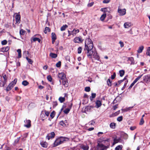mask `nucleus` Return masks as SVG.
Segmentation results:
<instances>
[{"instance_id": "nucleus-64", "label": "nucleus", "mask_w": 150, "mask_h": 150, "mask_svg": "<svg viewBox=\"0 0 150 150\" xmlns=\"http://www.w3.org/2000/svg\"><path fill=\"white\" fill-rule=\"evenodd\" d=\"M3 78L4 79V80H6L7 81V78L6 75H4L3 76Z\"/></svg>"}, {"instance_id": "nucleus-12", "label": "nucleus", "mask_w": 150, "mask_h": 150, "mask_svg": "<svg viewBox=\"0 0 150 150\" xmlns=\"http://www.w3.org/2000/svg\"><path fill=\"white\" fill-rule=\"evenodd\" d=\"M16 23H20L21 21V16L20 14H17L15 17Z\"/></svg>"}, {"instance_id": "nucleus-28", "label": "nucleus", "mask_w": 150, "mask_h": 150, "mask_svg": "<svg viewBox=\"0 0 150 150\" xmlns=\"http://www.w3.org/2000/svg\"><path fill=\"white\" fill-rule=\"evenodd\" d=\"M106 16V13L103 14L101 16V17L100 18V20L102 21H103L104 20Z\"/></svg>"}, {"instance_id": "nucleus-51", "label": "nucleus", "mask_w": 150, "mask_h": 150, "mask_svg": "<svg viewBox=\"0 0 150 150\" xmlns=\"http://www.w3.org/2000/svg\"><path fill=\"white\" fill-rule=\"evenodd\" d=\"M1 43L2 45H5L7 43V41L6 40H4L1 41Z\"/></svg>"}, {"instance_id": "nucleus-4", "label": "nucleus", "mask_w": 150, "mask_h": 150, "mask_svg": "<svg viewBox=\"0 0 150 150\" xmlns=\"http://www.w3.org/2000/svg\"><path fill=\"white\" fill-rule=\"evenodd\" d=\"M98 142H99L98 143L96 147V150H106L108 148V146L104 145L99 141Z\"/></svg>"}, {"instance_id": "nucleus-33", "label": "nucleus", "mask_w": 150, "mask_h": 150, "mask_svg": "<svg viewBox=\"0 0 150 150\" xmlns=\"http://www.w3.org/2000/svg\"><path fill=\"white\" fill-rule=\"evenodd\" d=\"M50 29L49 27H46L44 30L45 33L46 34L47 32H50Z\"/></svg>"}, {"instance_id": "nucleus-29", "label": "nucleus", "mask_w": 150, "mask_h": 150, "mask_svg": "<svg viewBox=\"0 0 150 150\" xmlns=\"http://www.w3.org/2000/svg\"><path fill=\"white\" fill-rule=\"evenodd\" d=\"M96 96V94L95 93H92L91 96H90L89 98L91 101H92L93 99L95 98Z\"/></svg>"}, {"instance_id": "nucleus-23", "label": "nucleus", "mask_w": 150, "mask_h": 150, "mask_svg": "<svg viewBox=\"0 0 150 150\" xmlns=\"http://www.w3.org/2000/svg\"><path fill=\"white\" fill-rule=\"evenodd\" d=\"M1 82L0 83V86L1 87H4L7 81L4 80V81H1Z\"/></svg>"}, {"instance_id": "nucleus-21", "label": "nucleus", "mask_w": 150, "mask_h": 150, "mask_svg": "<svg viewBox=\"0 0 150 150\" xmlns=\"http://www.w3.org/2000/svg\"><path fill=\"white\" fill-rule=\"evenodd\" d=\"M144 47L143 46H141L139 47L137 50L138 53H141L144 49Z\"/></svg>"}, {"instance_id": "nucleus-46", "label": "nucleus", "mask_w": 150, "mask_h": 150, "mask_svg": "<svg viewBox=\"0 0 150 150\" xmlns=\"http://www.w3.org/2000/svg\"><path fill=\"white\" fill-rule=\"evenodd\" d=\"M47 79L48 81L50 82H52V78L50 75H48L47 76Z\"/></svg>"}, {"instance_id": "nucleus-58", "label": "nucleus", "mask_w": 150, "mask_h": 150, "mask_svg": "<svg viewBox=\"0 0 150 150\" xmlns=\"http://www.w3.org/2000/svg\"><path fill=\"white\" fill-rule=\"evenodd\" d=\"M133 108V107H130L128 108H126V109L125 111H127L128 110H130Z\"/></svg>"}, {"instance_id": "nucleus-34", "label": "nucleus", "mask_w": 150, "mask_h": 150, "mask_svg": "<svg viewBox=\"0 0 150 150\" xmlns=\"http://www.w3.org/2000/svg\"><path fill=\"white\" fill-rule=\"evenodd\" d=\"M81 148L83 150H88V147L87 145H83L81 146Z\"/></svg>"}, {"instance_id": "nucleus-42", "label": "nucleus", "mask_w": 150, "mask_h": 150, "mask_svg": "<svg viewBox=\"0 0 150 150\" xmlns=\"http://www.w3.org/2000/svg\"><path fill=\"white\" fill-rule=\"evenodd\" d=\"M128 60L131 62V64H132L133 63L134 59L133 57H131L128 58Z\"/></svg>"}, {"instance_id": "nucleus-30", "label": "nucleus", "mask_w": 150, "mask_h": 150, "mask_svg": "<svg viewBox=\"0 0 150 150\" xmlns=\"http://www.w3.org/2000/svg\"><path fill=\"white\" fill-rule=\"evenodd\" d=\"M125 72L123 70H120L119 71V73L120 74V76L121 77H122L124 75Z\"/></svg>"}, {"instance_id": "nucleus-1", "label": "nucleus", "mask_w": 150, "mask_h": 150, "mask_svg": "<svg viewBox=\"0 0 150 150\" xmlns=\"http://www.w3.org/2000/svg\"><path fill=\"white\" fill-rule=\"evenodd\" d=\"M93 43L90 38H88L85 40V47L84 48V51H87L86 52L88 57L92 59V56L95 59L98 61L100 60V57L98 54L95 49L93 48Z\"/></svg>"}, {"instance_id": "nucleus-40", "label": "nucleus", "mask_w": 150, "mask_h": 150, "mask_svg": "<svg viewBox=\"0 0 150 150\" xmlns=\"http://www.w3.org/2000/svg\"><path fill=\"white\" fill-rule=\"evenodd\" d=\"M60 125H61L63 126V127H66L67 126L65 124L64 122L63 121H61L59 123Z\"/></svg>"}, {"instance_id": "nucleus-13", "label": "nucleus", "mask_w": 150, "mask_h": 150, "mask_svg": "<svg viewBox=\"0 0 150 150\" xmlns=\"http://www.w3.org/2000/svg\"><path fill=\"white\" fill-rule=\"evenodd\" d=\"M62 83L63 85L65 87H67L68 86V82L67 79H64L62 80Z\"/></svg>"}, {"instance_id": "nucleus-3", "label": "nucleus", "mask_w": 150, "mask_h": 150, "mask_svg": "<svg viewBox=\"0 0 150 150\" xmlns=\"http://www.w3.org/2000/svg\"><path fill=\"white\" fill-rule=\"evenodd\" d=\"M17 81V79H15L13 81H11V82L9 84L6 89L7 92L10 91L13 88L15 85L16 84Z\"/></svg>"}, {"instance_id": "nucleus-24", "label": "nucleus", "mask_w": 150, "mask_h": 150, "mask_svg": "<svg viewBox=\"0 0 150 150\" xmlns=\"http://www.w3.org/2000/svg\"><path fill=\"white\" fill-rule=\"evenodd\" d=\"M122 138L125 139H127L128 138V135L126 133H124L122 134Z\"/></svg>"}, {"instance_id": "nucleus-2", "label": "nucleus", "mask_w": 150, "mask_h": 150, "mask_svg": "<svg viewBox=\"0 0 150 150\" xmlns=\"http://www.w3.org/2000/svg\"><path fill=\"white\" fill-rule=\"evenodd\" d=\"M68 140L69 139L67 137H60L56 139L53 144V147H56Z\"/></svg>"}, {"instance_id": "nucleus-35", "label": "nucleus", "mask_w": 150, "mask_h": 150, "mask_svg": "<svg viewBox=\"0 0 150 150\" xmlns=\"http://www.w3.org/2000/svg\"><path fill=\"white\" fill-rule=\"evenodd\" d=\"M26 59L28 61L29 63L30 64H32L33 63V61L30 59L28 57H26Z\"/></svg>"}, {"instance_id": "nucleus-7", "label": "nucleus", "mask_w": 150, "mask_h": 150, "mask_svg": "<svg viewBox=\"0 0 150 150\" xmlns=\"http://www.w3.org/2000/svg\"><path fill=\"white\" fill-rule=\"evenodd\" d=\"M24 122L25 124L24 126L27 128H29L31 126V121L29 120H24Z\"/></svg>"}, {"instance_id": "nucleus-62", "label": "nucleus", "mask_w": 150, "mask_h": 150, "mask_svg": "<svg viewBox=\"0 0 150 150\" xmlns=\"http://www.w3.org/2000/svg\"><path fill=\"white\" fill-rule=\"evenodd\" d=\"M136 128V126H132L130 127V129L131 130L133 131Z\"/></svg>"}, {"instance_id": "nucleus-10", "label": "nucleus", "mask_w": 150, "mask_h": 150, "mask_svg": "<svg viewBox=\"0 0 150 150\" xmlns=\"http://www.w3.org/2000/svg\"><path fill=\"white\" fill-rule=\"evenodd\" d=\"M58 77L62 80L66 78V75L64 73H59L58 75Z\"/></svg>"}, {"instance_id": "nucleus-17", "label": "nucleus", "mask_w": 150, "mask_h": 150, "mask_svg": "<svg viewBox=\"0 0 150 150\" xmlns=\"http://www.w3.org/2000/svg\"><path fill=\"white\" fill-rule=\"evenodd\" d=\"M124 26L125 28H128L131 26V23L129 22H125L124 24Z\"/></svg>"}, {"instance_id": "nucleus-36", "label": "nucleus", "mask_w": 150, "mask_h": 150, "mask_svg": "<svg viewBox=\"0 0 150 150\" xmlns=\"http://www.w3.org/2000/svg\"><path fill=\"white\" fill-rule=\"evenodd\" d=\"M55 114V112L54 111H52V112L50 113V116L51 117L52 119H53L54 117Z\"/></svg>"}, {"instance_id": "nucleus-32", "label": "nucleus", "mask_w": 150, "mask_h": 150, "mask_svg": "<svg viewBox=\"0 0 150 150\" xmlns=\"http://www.w3.org/2000/svg\"><path fill=\"white\" fill-rule=\"evenodd\" d=\"M51 35L52 39L56 40L57 39V37L55 34L54 33H52Z\"/></svg>"}, {"instance_id": "nucleus-55", "label": "nucleus", "mask_w": 150, "mask_h": 150, "mask_svg": "<svg viewBox=\"0 0 150 150\" xmlns=\"http://www.w3.org/2000/svg\"><path fill=\"white\" fill-rule=\"evenodd\" d=\"M44 112H45V114L48 117L49 115L50 112H49L46 111L45 110Z\"/></svg>"}, {"instance_id": "nucleus-52", "label": "nucleus", "mask_w": 150, "mask_h": 150, "mask_svg": "<svg viewBox=\"0 0 150 150\" xmlns=\"http://www.w3.org/2000/svg\"><path fill=\"white\" fill-rule=\"evenodd\" d=\"M144 123V120L143 118H142L139 123V125H142Z\"/></svg>"}, {"instance_id": "nucleus-43", "label": "nucleus", "mask_w": 150, "mask_h": 150, "mask_svg": "<svg viewBox=\"0 0 150 150\" xmlns=\"http://www.w3.org/2000/svg\"><path fill=\"white\" fill-rule=\"evenodd\" d=\"M123 119V117L122 116H120L118 117L117 118V120L119 122L121 121Z\"/></svg>"}, {"instance_id": "nucleus-54", "label": "nucleus", "mask_w": 150, "mask_h": 150, "mask_svg": "<svg viewBox=\"0 0 150 150\" xmlns=\"http://www.w3.org/2000/svg\"><path fill=\"white\" fill-rule=\"evenodd\" d=\"M91 90L89 87H86L85 88V90L86 92H89Z\"/></svg>"}, {"instance_id": "nucleus-45", "label": "nucleus", "mask_w": 150, "mask_h": 150, "mask_svg": "<svg viewBox=\"0 0 150 150\" xmlns=\"http://www.w3.org/2000/svg\"><path fill=\"white\" fill-rule=\"evenodd\" d=\"M82 50V47H79L78 48L77 51L78 54H80Z\"/></svg>"}, {"instance_id": "nucleus-39", "label": "nucleus", "mask_w": 150, "mask_h": 150, "mask_svg": "<svg viewBox=\"0 0 150 150\" xmlns=\"http://www.w3.org/2000/svg\"><path fill=\"white\" fill-rule=\"evenodd\" d=\"M107 83L108 86H111L112 85L111 82L110 81V79H108L107 81Z\"/></svg>"}, {"instance_id": "nucleus-38", "label": "nucleus", "mask_w": 150, "mask_h": 150, "mask_svg": "<svg viewBox=\"0 0 150 150\" xmlns=\"http://www.w3.org/2000/svg\"><path fill=\"white\" fill-rule=\"evenodd\" d=\"M67 27L68 26L66 25H63L61 28V30L62 31L65 30L66 29V28H67Z\"/></svg>"}, {"instance_id": "nucleus-53", "label": "nucleus", "mask_w": 150, "mask_h": 150, "mask_svg": "<svg viewBox=\"0 0 150 150\" xmlns=\"http://www.w3.org/2000/svg\"><path fill=\"white\" fill-rule=\"evenodd\" d=\"M61 65V62L60 61L58 62L56 64V66L57 67H60Z\"/></svg>"}, {"instance_id": "nucleus-60", "label": "nucleus", "mask_w": 150, "mask_h": 150, "mask_svg": "<svg viewBox=\"0 0 150 150\" xmlns=\"http://www.w3.org/2000/svg\"><path fill=\"white\" fill-rule=\"evenodd\" d=\"M110 1V0H104L103 2V3L107 4Z\"/></svg>"}, {"instance_id": "nucleus-47", "label": "nucleus", "mask_w": 150, "mask_h": 150, "mask_svg": "<svg viewBox=\"0 0 150 150\" xmlns=\"http://www.w3.org/2000/svg\"><path fill=\"white\" fill-rule=\"evenodd\" d=\"M52 105L53 108L55 107L58 105L57 102V101H54Z\"/></svg>"}, {"instance_id": "nucleus-27", "label": "nucleus", "mask_w": 150, "mask_h": 150, "mask_svg": "<svg viewBox=\"0 0 150 150\" xmlns=\"http://www.w3.org/2000/svg\"><path fill=\"white\" fill-rule=\"evenodd\" d=\"M31 39H32L33 42H35L37 41L39 43L40 42L41 40L40 39L37 38H32Z\"/></svg>"}, {"instance_id": "nucleus-26", "label": "nucleus", "mask_w": 150, "mask_h": 150, "mask_svg": "<svg viewBox=\"0 0 150 150\" xmlns=\"http://www.w3.org/2000/svg\"><path fill=\"white\" fill-rule=\"evenodd\" d=\"M59 100L61 103H62L65 101V97H60L59 98Z\"/></svg>"}, {"instance_id": "nucleus-14", "label": "nucleus", "mask_w": 150, "mask_h": 150, "mask_svg": "<svg viewBox=\"0 0 150 150\" xmlns=\"http://www.w3.org/2000/svg\"><path fill=\"white\" fill-rule=\"evenodd\" d=\"M113 141L115 142V144H116L118 142H121L122 141V140L120 137L117 138V137H116L114 139Z\"/></svg>"}, {"instance_id": "nucleus-5", "label": "nucleus", "mask_w": 150, "mask_h": 150, "mask_svg": "<svg viewBox=\"0 0 150 150\" xmlns=\"http://www.w3.org/2000/svg\"><path fill=\"white\" fill-rule=\"evenodd\" d=\"M83 40L79 37H75L74 39V42L75 43H80L82 42Z\"/></svg>"}, {"instance_id": "nucleus-59", "label": "nucleus", "mask_w": 150, "mask_h": 150, "mask_svg": "<svg viewBox=\"0 0 150 150\" xmlns=\"http://www.w3.org/2000/svg\"><path fill=\"white\" fill-rule=\"evenodd\" d=\"M116 76V74L115 73H114L113 75L111 76V78L112 79H115Z\"/></svg>"}, {"instance_id": "nucleus-11", "label": "nucleus", "mask_w": 150, "mask_h": 150, "mask_svg": "<svg viewBox=\"0 0 150 150\" xmlns=\"http://www.w3.org/2000/svg\"><path fill=\"white\" fill-rule=\"evenodd\" d=\"M109 142V139H107L103 140L100 142L101 143H102L103 144H105L106 145H107V146H108L109 148L110 146V144Z\"/></svg>"}, {"instance_id": "nucleus-19", "label": "nucleus", "mask_w": 150, "mask_h": 150, "mask_svg": "<svg viewBox=\"0 0 150 150\" xmlns=\"http://www.w3.org/2000/svg\"><path fill=\"white\" fill-rule=\"evenodd\" d=\"M50 56L52 58H55L57 57V54L51 52L50 54Z\"/></svg>"}, {"instance_id": "nucleus-25", "label": "nucleus", "mask_w": 150, "mask_h": 150, "mask_svg": "<svg viewBox=\"0 0 150 150\" xmlns=\"http://www.w3.org/2000/svg\"><path fill=\"white\" fill-rule=\"evenodd\" d=\"M110 127L111 128L115 129L116 127V124L114 122H112L110 124Z\"/></svg>"}, {"instance_id": "nucleus-49", "label": "nucleus", "mask_w": 150, "mask_h": 150, "mask_svg": "<svg viewBox=\"0 0 150 150\" xmlns=\"http://www.w3.org/2000/svg\"><path fill=\"white\" fill-rule=\"evenodd\" d=\"M73 104L72 103V102H70L69 103V104L68 105V108L70 110L71 109L72 106Z\"/></svg>"}, {"instance_id": "nucleus-37", "label": "nucleus", "mask_w": 150, "mask_h": 150, "mask_svg": "<svg viewBox=\"0 0 150 150\" xmlns=\"http://www.w3.org/2000/svg\"><path fill=\"white\" fill-rule=\"evenodd\" d=\"M22 84L24 86H26L29 84V83L27 81L24 80L22 82Z\"/></svg>"}, {"instance_id": "nucleus-56", "label": "nucleus", "mask_w": 150, "mask_h": 150, "mask_svg": "<svg viewBox=\"0 0 150 150\" xmlns=\"http://www.w3.org/2000/svg\"><path fill=\"white\" fill-rule=\"evenodd\" d=\"M107 10V8H102L101 9V11L103 12H105Z\"/></svg>"}, {"instance_id": "nucleus-44", "label": "nucleus", "mask_w": 150, "mask_h": 150, "mask_svg": "<svg viewBox=\"0 0 150 150\" xmlns=\"http://www.w3.org/2000/svg\"><path fill=\"white\" fill-rule=\"evenodd\" d=\"M70 111V110L69 109L67 108L64 111V112L66 114H67L69 113Z\"/></svg>"}, {"instance_id": "nucleus-57", "label": "nucleus", "mask_w": 150, "mask_h": 150, "mask_svg": "<svg viewBox=\"0 0 150 150\" xmlns=\"http://www.w3.org/2000/svg\"><path fill=\"white\" fill-rule=\"evenodd\" d=\"M119 43L120 44V47H122L124 46V44L121 41H120L119 42Z\"/></svg>"}, {"instance_id": "nucleus-18", "label": "nucleus", "mask_w": 150, "mask_h": 150, "mask_svg": "<svg viewBox=\"0 0 150 150\" xmlns=\"http://www.w3.org/2000/svg\"><path fill=\"white\" fill-rule=\"evenodd\" d=\"M79 32V29L76 30L74 29L72 31L71 33V34L73 36L75 35L76 33H78Z\"/></svg>"}, {"instance_id": "nucleus-16", "label": "nucleus", "mask_w": 150, "mask_h": 150, "mask_svg": "<svg viewBox=\"0 0 150 150\" xmlns=\"http://www.w3.org/2000/svg\"><path fill=\"white\" fill-rule=\"evenodd\" d=\"M96 107L97 108H98L102 105L101 102L99 100H97L96 102Z\"/></svg>"}, {"instance_id": "nucleus-15", "label": "nucleus", "mask_w": 150, "mask_h": 150, "mask_svg": "<svg viewBox=\"0 0 150 150\" xmlns=\"http://www.w3.org/2000/svg\"><path fill=\"white\" fill-rule=\"evenodd\" d=\"M9 47L7 46L5 47H2L0 49V51L3 52H6L9 50Z\"/></svg>"}, {"instance_id": "nucleus-9", "label": "nucleus", "mask_w": 150, "mask_h": 150, "mask_svg": "<svg viewBox=\"0 0 150 150\" xmlns=\"http://www.w3.org/2000/svg\"><path fill=\"white\" fill-rule=\"evenodd\" d=\"M126 9L124 8L122 9L118 8V13H119L120 15L123 16L125 15L126 14Z\"/></svg>"}, {"instance_id": "nucleus-41", "label": "nucleus", "mask_w": 150, "mask_h": 150, "mask_svg": "<svg viewBox=\"0 0 150 150\" xmlns=\"http://www.w3.org/2000/svg\"><path fill=\"white\" fill-rule=\"evenodd\" d=\"M25 31L23 29H21L20 31V34L21 35H23L25 34Z\"/></svg>"}, {"instance_id": "nucleus-6", "label": "nucleus", "mask_w": 150, "mask_h": 150, "mask_svg": "<svg viewBox=\"0 0 150 150\" xmlns=\"http://www.w3.org/2000/svg\"><path fill=\"white\" fill-rule=\"evenodd\" d=\"M55 133L54 132H52L50 133L47 134L46 137V138L48 140H49L50 139H53L55 136Z\"/></svg>"}, {"instance_id": "nucleus-48", "label": "nucleus", "mask_w": 150, "mask_h": 150, "mask_svg": "<svg viewBox=\"0 0 150 150\" xmlns=\"http://www.w3.org/2000/svg\"><path fill=\"white\" fill-rule=\"evenodd\" d=\"M146 54L147 55L150 56V47L148 48L146 52Z\"/></svg>"}, {"instance_id": "nucleus-8", "label": "nucleus", "mask_w": 150, "mask_h": 150, "mask_svg": "<svg viewBox=\"0 0 150 150\" xmlns=\"http://www.w3.org/2000/svg\"><path fill=\"white\" fill-rule=\"evenodd\" d=\"M143 81L148 83L150 81V76L149 75L145 76L143 77Z\"/></svg>"}, {"instance_id": "nucleus-31", "label": "nucleus", "mask_w": 150, "mask_h": 150, "mask_svg": "<svg viewBox=\"0 0 150 150\" xmlns=\"http://www.w3.org/2000/svg\"><path fill=\"white\" fill-rule=\"evenodd\" d=\"M122 148V145H119L117 146L115 148V150H121Z\"/></svg>"}, {"instance_id": "nucleus-20", "label": "nucleus", "mask_w": 150, "mask_h": 150, "mask_svg": "<svg viewBox=\"0 0 150 150\" xmlns=\"http://www.w3.org/2000/svg\"><path fill=\"white\" fill-rule=\"evenodd\" d=\"M41 146L43 147L46 148L47 146V144L46 142H42L40 143Z\"/></svg>"}, {"instance_id": "nucleus-50", "label": "nucleus", "mask_w": 150, "mask_h": 150, "mask_svg": "<svg viewBox=\"0 0 150 150\" xmlns=\"http://www.w3.org/2000/svg\"><path fill=\"white\" fill-rule=\"evenodd\" d=\"M95 122L93 120H92L88 123L89 125H94Z\"/></svg>"}, {"instance_id": "nucleus-63", "label": "nucleus", "mask_w": 150, "mask_h": 150, "mask_svg": "<svg viewBox=\"0 0 150 150\" xmlns=\"http://www.w3.org/2000/svg\"><path fill=\"white\" fill-rule=\"evenodd\" d=\"M75 4H79L80 2V0H75Z\"/></svg>"}, {"instance_id": "nucleus-61", "label": "nucleus", "mask_w": 150, "mask_h": 150, "mask_svg": "<svg viewBox=\"0 0 150 150\" xmlns=\"http://www.w3.org/2000/svg\"><path fill=\"white\" fill-rule=\"evenodd\" d=\"M20 137L17 138L16 139L15 141V143L16 144H17L18 143L20 139Z\"/></svg>"}, {"instance_id": "nucleus-22", "label": "nucleus", "mask_w": 150, "mask_h": 150, "mask_svg": "<svg viewBox=\"0 0 150 150\" xmlns=\"http://www.w3.org/2000/svg\"><path fill=\"white\" fill-rule=\"evenodd\" d=\"M143 74L139 76L133 81V83L135 84L142 76Z\"/></svg>"}]
</instances>
